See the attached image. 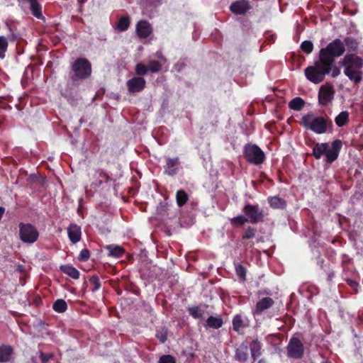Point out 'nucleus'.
Here are the masks:
<instances>
[{
  "label": "nucleus",
  "mask_w": 363,
  "mask_h": 363,
  "mask_svg": "<svg viewBox=\"0 0 363 363\" xmlns=\"http://www.w3.org/2000/svg\"><path fill=\"white\" fill-rule=\"evenodd\" d=\"M90 256L89 251L87 249H83L81 250L79 255V261H86L89 259Z\"/></svg>",
  "instance_id": "44"
},
{
  "label": "nucleus",
  "mask_w": 363,
  "mask_h": 363,
  "mask_svg": "<svg viewBox=\"0 0 363 363\" xmlns=\"http://www.w3.org/2000/svg\"><path fill=\"white\" fill-rule=\"evenodd\" d=\"M243 213L252 223H257L263 220V211L259 208L258 205L247 204L242 210Z\"/></svg>",
  "instance_id": "8"
},
{
  "label": "nucleus",
  "mask_w": 363,
  "mask_h": 363,
  "mask_svg": "<svg viewBox=\"0 0 363 363\" xmlns=\"http://www.w3.org/2000/svg\"><path fill=\"white\" fill-rule=\"evenodd\" d=\"M61 271L69 276L70 277L77 279L79 277V271L72 266L70 265H62L60 267Z\"/></svg>",
  "instance_id": "23"
},
{
  "label": "nucleus",
  "mask_w": 363,
  "mask_h": 363,
  "mask_svg": "<svg viewBox=\"0 0 363 363\" xmlns=\"http://www.w3.org/2000/svg\"><path fill=\"white\" fill-rule=\"evenodd\" d=\"M207 325L210 328L218 329L223 325V320L219 317L210 316L206 320Z\"/></svg>",
  "instance_id": "28"
},
{
  "label": "nucleus",
  "mask_w": 363,
  "mask_h": 363,
  "mask_svg": "<svg viewBox=\"0 0 363 363\" xmlns=\"http://www.w3.org/2000/svg\"><path fill=\"white\" fill-rule=\"evenodd\" d=\"M179 165V159L178 157L166 159V164L164 167V173L169 176L177 174Z\"/></svg>",
  "instance_id": "15"
},
{
  "label": "nucleus",
  "mask_w": 363,
  "mask_h": 363,
  "mask_svg": "<svg viewBox=\"0 0 363 363\" xmlns=\"http://www.w3.org/2000/svg\"><path fill=\"white\" fill-rule=\"evenodd\" d=\"M335 95V89L331 84L326 83L322 85L318 92V102L322 106L330 104Z\"/></svg>",
  "instance_id": "9"
},
{
  "label": "nucleus",
  "mask_w": 363,
  "mask_h": 363,
  "mask_svg": "<svg viewBox=\"0 0 363 363\" xmlns=\"http://www.w3.org/2000/svg\"><path fill=\"white\" fill-rule=\"evenodd\" d=\"M252 357L256 359L261 355L262 345L258 340H254L250 345Z\"/></svg>",
  "instance_id": "21"
},
{
  "label": "nucleus",
  "mask_w": 363,
  "mask_h": 363,
  "mask_svg": "<svg viewBox=\"0 0 363 363\" xmlns=\"http://www.w3.org/2000/svg\"><path fill=\"white\" fill-rule=\"evenodd\" d=\"M235 269L239 279L245 281L246 279V268L241 264L236 263L235 264Z\"/></svg>",
  "instance_id": "33"
},
{
  "label": "nucleus",
  "mask_w": 363,
  "mask_h": 363,
  "mask_svg": "<svg viewBox=\"0 0 363 363\" xmlns=\"http://www.w3.org/2000/svg\"><path fill=\"white\" fill-rule=\"evenodd\" d=\"M52 308L57 313H63L67 309V304L63 299H57L54 302Z\"/></svg>",
  "instance_id": "32"
},
{
  "label": "nucleus",
  "mask_w": 363,
  "mask_h": 363,
  "mask_svg": "<svg viewBox=\"0 0 363 363\" xmlns=\"http://www.w3.org/2000/svg\"><path fill=\"white\" fill-rule=\"evenodd\" d=\"M347 284L354 290H357V287L359 286L358 283L352 279H347Z\"/></svg>",
  "instance_id": "47"
},
{
  "label": "nucleus",
  "mask_w": 363,
  "mask_h": 363,
  "mask_svg": "<svg viewBox=\"0 0 363 363\" xmlns=\"http://www.w3.org/2000/svg\"><path fill=\"white\" fill-rule=\"evenodd\" d=\"M244 155L247 162L258 165L264 161V152L256 145H247L244 149Z\"/></svg>",
  "instance_id": "6"
},
{
  "label": "nucleus",
  "mask_w": 363,
  "mask_h": 363,
  "mask_svg": "<svg viewBox=\"0 0 363 363\" xmlns=\"http://www.w3.org/2000/svg\"><path fill=\"white\" fill-rule=\"evenodd\" d=\"M162 3V0H140L139 6L143 15L149 16Z\"/></svg>",
  "instance_id": "11"
},
{
  "label": "nucleus",
  "mask_w": 363,
  "mask_h": 363,
  "mask_svg": "<svg viewBox=\"0 0 363 363\" xmlns=\"http://www.w3.org/2000/svg\"><path fill=\"white\" fill-rule=\"evenodd\" d=\"M244 320L240 315H236L233 319V328L236 332H240L242 329L246 327Z\"/></svg>",
  "instance_id": "26"
},
{
  "label": "nucleus",
  "mask_w": 363,
  "mask_h": 363,
  "mask_svg": "<svg viewBox=\"0 0 363 363\" xmlns=\"http://www.w3.org/2000/svg\"><path fill=\"white\" fill-rule=\"evenodd\" d=\"M349 112L344 111L340 112L335 118V122L337 126L342 127L348 123L349 122Z\"/></svg>",
  "instance_id": "19"
},
{
  "label": "nucleus",
  "mask_w": 363,
  "mask_h": 363,
  "mask_svg": "<svg viewBox=\"0 0 363 363\" xmlns=\"http://www.w3.org/2000/svg\"><path fill=\"white\" fill-rule=\"evenodd\" d=\"M258 363H265V362H264V360L261 359V360H259V361L258 362Z\"/></svg>",
  "instance_id": "49"
},
{
  "label": "nucleus",
  "mask_w": 363,
  "mask_h": 363,
  "mask_svg": "<svg viewBox=\"0 0 363 363\" xmlns=\"http://www.w3.org/2000/svg\"><path fill=\"white\" fill-rule=\"evenodd\" d=\"M30 4L32 14L38 18L42 17L41 6L37 0H26Z\"/></svg>",
  "instance_id": "24"
},
{
  "label": "nucleus",
  "mask_w": 363,
  "mask_h": 363,
  "mask_svg": "<svg viewBox=\"0 0 363 363\" xmlns=\"http://www.w3.org/2000/svg\"><path fill=\"white\" fill-rule=\"evenodd\" d=\"M156 337L160 342L164 343L167 339V333L165 329L159 330L156 333Z\"/></svg>",
  "instance_id": "40"
},
{
  "label": "nucleus",
  "mask_w": 363,
  "mask_h": 363,
  "mask_svg": "<svg viewBox=\"0 0 363 363\" xmlns=\"http://www.w3.org/2000/svg\"><path fill=\"white\" fill-rule=\"evenodd\" d=\"M249 3L245 0L237 1L233 3L230 7V11L235 14H244L250 9Z\"/></svg>",
  "instance_id": "17"
},
{
  "label": "nucleus",
  "mask_w": 363,
  "mask_h": 363,
  "mask_svg": "<svg viewBox=\"0 0 363 363\" xmlns=\"http://www.w3.org/2000/svg\"><path fill=\"white\" fill-rule=\"evenodd\" d=\"M301 50L306 54H310L313 50V44L310 40H305L301 45Z\"/></svg>",
  "instance_id": "37"
},
{
  "label": "nucleus",
  "mask_w": 363,
  "mask_h": 363,
  "mask_svg": "<svg viewBox=\"0 0 363 363\" xmlns=\"http://www.w3.org/2000/svg\"><path fill=\"white\" fill-rule=\"evenodd\" d=\"M147 67L142 63H138L135 66V72L139 75H145L147 74Z\"/></svg>",
  "instance_id": "41"
},
{
  "label": "nucleus",
  "mask_w": 363,
  "mask_h": 363,
  "mask_svg": "<svg viewBox=\"0 0 363 363\" xmlns=\"http://www.w3.org/2000/svg\"><path fill=\"white\" fill-rule=\"evenodd\" d=\"M342 147V142L340 140H335L331 147L328 146V150L325 152V161L328 163H333L338 157L339 153Z\"/></svg>",
  "instance_id": "10"
},
{
  "label": "nucleus",
  "mask_w": 363,
  "mask_h": 363,
  "mask_svg": "<svg viewBox=\"0 0 363 363\" xmlns=\"http://www.w3.org/2000/svg\"><path fill=\"white\" fill-rule=\"evenodd\" d=\"M13 349L11 346H0V362H7L10 359Z\"/></svg>",
  "instance_id": "22"
},
{
  "label": "nucleus",
  "mask_w": 363,
  "mask_h": 363,
  "mask_svg": "<svg viewBox=\"0 0 363 363\" xmlns=\"http://www.w3.org/2000/svg\"><path fill=\"white\" fill-rule=\"evenodd\" d=\"M176 200L178 206L182 207L189 200V196L184 190H178L176 194Z\"/></svg>",
  "instance_id": "27"
},
{
  "label": "nucleus",
  "mask_w": 363,
  "mask_h": 363,
  "mask_svg": "<svg viewBox=\"0 0 363 363\" xmlns=\"http://www.w3.org/2000/svg\"><path fill=\"white\" fill-rule=\"evenodd\" d=\"M9 43L6 37L0 35V59L5 57V53L8 49Z\"/></svg>",
  "instance_id": "34"
},
{
  "label": "nucleus",
  "mask_w": 363,
  "mask_h": 363,
  "mask_svg": "<svg viewBox=\"0 0 363 363\" xmlns=\"http://www.w3.org/2000/svg\"><path fill=\"white\" fill-rule=\"evenodd\" d=\"M304 104H305V102L301 98L296 97V98H294V99H292L289 102V106L291 109H293L295 111H300L303 108V107L304 106Z\"/></svg>",
  "instance_id": "29"
},
{
  "label": "nucleus",
  "mask_w": 363,
  "mask_h": 363,
  "mask_svg": "<svg viewBox=\"0 0 363 363\" xmlns=\"http://www.w3.org/2000/svg\"><path fill=\"white\" fill-rule=\"evenodd\" d=\"M344 67V74L355 84H359L363 77V59L354 53L346 54L340 61Z\"/></svg>",
  "instance_id": "2"
},
{
  "label": "nucleus",
  "mask_w": 363,
  "mask_h": 363,
  "mask_svg": "<svg viewBox=\"0 0 363 363\" xmlns=\"http://www.w3.org/2000/svg\"><path fill=\"white\" fill-rule=\"evenodd\" d=\"M247 222H249L248 219L243 216H238L230 219V224L236 227L241 226Z\"/></svg>",
  "instance_id": "35"
},
{
  "label": "nucleus",
  "mask_w": 363,
  "mask_h": 363,
  "mask_svg": "<svg viewBox=\"0 0 363 363\" xmlns=\"http://www.w3.org/2000/svg\"><path fill=\"white\" fill-rule=\"evenodd\" d=\"M189 314L194 318L199 319L203 317L204 313L203 310H202L199 306H194L189 308Z\"/></svg>",
  "instance_id": "36"
},
{
  "label": "nucleus",
  "mask_w": 363,
  "mask_h": 363,
  "mask_svg": "<svg viewBox=\"0 0 363 363\" xmlns=\"http://www.w3.org/2000/svg\"><path fill=\"white\" fill-rule=\"evenodd\" d=\"M72 69L74 74L72 80L77 81L89 77L91 74V66L90 62L84 58H78L72 64Z\"/></svg>",
  "instance_id": "4"
},
{
  "label": "nucleus",
  "mask_w": 363,
  "mask_h": 363,
  "mask_svg": "<svg viewBox=\"0 0 363 363\" xmlns=\"http://www.w3.org/2000/svg\"><path fill=\"white\" fill-rule=\"evenodd\" d=\"M159 363H176V359L172 355L165 354L160 358Z\"/></svg>",
  "instance_id": "42"
},
{
  "label": "nucleus",
  "mask_w": 363,
  "mask_h": 363,
  "mask_svg": "<svg viewBox=\"0 0 363 363\" xmlns=\"http://www.w3.org/2000/svg\"><path fill=\"white\" fill-rule=\"evenodd\" d=\"M286 350L288 356L294 359H301L304 353V347L302 342L296 337L290 339Z\"/></svg>",
  "instance_id": "7"
},
{
  "label": "nucleus",
  "mask_w": 363,
  "mask_h": 363,
  "mask_svg": "<svg viewBox=\"0 0 363 363\" xmlns=\"http://www.w3.org/2000/svg\"><path fill=\"white\" fill-rule=\"evenodd\" d=\"M107 249L109 251V255L114 257H121L124 254V250L120 246L109 245Z\"/></svg>",
  "instance_id": "31"
},
{
  "label": "nucleus",
  "mask_w": 363,
  "mask_h": 363,
  "mask_svg": "<svg viewBox=\"0 0 363 363\" xmlns=\"http://www.w3.org/2000/svg\"><path fill=\"white\" fill-rule=\"evenodd\" d=\"M67 235L70 241L75 244L81 240V228L77 224L72 223L67 228Z\"/></svg>",
  "instance_id": "16"
},
{
  "label": "nucleus",
  "mask_w": 363,
  "mask_h": 363,
  "mask_svg": "<svg viewBox=\"0 0 363 363\" xmlns=\"http://www.w3.org/2000/svg\"><path fill=\"white\" fill-rule=\"evenodd\" d=\"M130 23V20L128 16H122L119 18L116 27L120 31H125L129 28Z\"/></svg>",
  "instance_id": "30"
},
{
  "label": "nucleus",
  "mask_w": 363,
  "mask_h": 363,
  "mask_svg": "<svg viewBox=\"0 0 363 363\" xmlns=\"http://www.w3.org/2000/svg\"><path fill=\"white\" fill-rule=\"evenodd\" d=\"M345 51V44L340 39H335L325 48H321L318 60L304 70L306 79L314 84L322 82L325 76L330 74L335 58L341 56Z\"/></svg>",
  "instance_id": "1"
},
{
  "label": "nucleus",
  "mask_w": 363,
  "mask_h": 363,
  "mask_svg": "<svg viewBox=\"0 0 363 363\" xmlns=\"http://www.w3.org/2000/svg\"><path fill=\"white\" fill-rule=\"evenodd\" d=\"M274 301L270 297H264L258 301L254 311V314L261 315L264 311L270 308L274 305Z\"/></svg>",
  "instance_id": "14"
},
{
  "label": "nucleus",
  "mask_w": 363,
  "mask_h": 363,
  "mask_svg": "<svg viewBox=\"0 0 363 363\" xmlns=\"http://www.w3.org/2000/svg\"><path fill=\"white\" fill-rule=\"evenodd\" d=\"M5 209L3 207H0V220L1 219L4 213Z\"/></svg>",
  "instance_id": "48"
},
{
  "label": "nucleus",
  "mask_w": 363,
  "mask_h": 363,
  "mask_svg": "<svg viewBox=\"0 0 363 363\" xmlns=\"http://www.w3.org/2000/svg\"><path fill=\"white\" fill-rule=\"evenodd\" d=\"M255 235V230L253 228L248 227L245 230V231L242 235V238L243 239H250V238H254Z\"/></svg>",
  "instance_id": "43"
},
{
  "label": "nucleus",
  "mask_w": 363,
  "mask_h": 363,
  "mask_svg": "<svg viewBox=\"0 0 363 363\" xmlns=\"http://www.w3.org/2000/svg\"><path fill=\"white\" fill-rule=\"evenodd\" d=\"M331 73V77L333 78H335L337 76L340 74V69L337 67H333V65H332L331 71L330 72Z\"/></svg>",
  "instance_id": "46"
},
{
  "label": "nucleus",
  "mask_w": 363,
  "mask_h": 363,
  "mask_svg": "<svg viewBox=\"0 0 363 363\" xmlns=\"http://www.w3.org/2000/svg\"><path fill=\"white\" fill-rule=\"evenodd\" d=\"M18 228L19 238L23 243L33 244L38 240L39 233L34 225L30 223H20Z\"/></svg>",
  "instance_id": "5"
},
{
  "label": "nucleus",
  "mask_w": 363,
  "mask_h": 363,
  "mask_svg": "<svg viewBox=\"0 0 363 363\" xmlns=\"http://www.w3.org/2000/svg\"><path fill=\"white\" fill-rule=\"evenodd\" d=\"M301 125L316 134L325 133L333 127V122L328 117L317 116L313 113H308L303 116L300 121Z\"/></svg>",
  "instance_id": "3"
},
{
  "label": "nucleus",
  "mask_w": 363,
  "mask_h": 363,
  "mask_svg": "<svg viewBox=\"0 0 363 363\" xmlns=\"http://www.w3.org/2000/svg\"><path fill=\"white\" fill-rule=\"evenodd\" d=\"M90 282H91V284L94 285L93 291L98 290L100 288V286H101V284H100L99 279V278L97 277H92L90 279Z\"/></svg>",
  "instance_id": "45"
},
{
  "label": "nucleus",
  "mask_w": 363,
  "mask_h": 363,
  "mask_svg": "<svg viewBox=\"0 0 363 363\" xmlns=\"http://www.w3.org/2000/svg\"><path fill=\"white\" fill-rule=\"evenodd\" d=\"M345 45H346L347 48L350 50H356L357 48L358 44L357 42L352 38L348 37L345 39Z\"/></svg>",
  "instance_id": "39"
},
{
  "label": "nucleus",
  "mask_w": 363,
  "mask_h": 363,
  "mask_svg": "<svg viewBox=\"0 0 363 363\" xmlns=\"http://www.w3.org/2000/svg\"><path fill=\"white\" fill-rule=\"evenodd\" d=\"M270 206L273 208H284L286 207V201L279 196H272L268 198Z\"/></svg>",
  "instance_id": "20"
},
{
  "label": "nucleus",
  "mask_w": 363,
  "mask_h": 363,
  "mask_svg": "<svg viewBox=\"0 0 363 363\" xmlns=\"http://www.w3.org/2000/svg\"><path fill=\"white\" fill-rule=\"evenodd\" d=\"M146 82L142 77H133L127 81L126 85L128 89L131 93L140 92L143 91L145 86Z\"/></svg>",
  "instance_id": "12"
},
{
  "label": "nucleus",
  "mask_w": 363,
  "mask_h": 363,
  "mask_svg": "<svg viewBox=\"0 0 363 363\" xmlns=\"http://www.w3.org/2000/svg\"><path fill=\"white\" fill-rule=\"evenodd\" d=\"M247 347L246 345H241L236 350L235 359L239 361L244 362L247 359Z\"/></svg>",
  "instance_id": "25"
},
{
  "label": "nucleus",
  "mask_w": 363,
  "mask_h": 363,
  "mask_svg": "<svg viewBox=\"0 0 363 363\" xmlns=\"http://www.w3.org/2000/svg\"><path fill=\"white\" fill-rule=\"evenodd\" d=\"M161 64L156 60L150 61L147 65V69L151 72H157L161 69Z\"/></svg>",
  "instance_id": "38"
},
{
  "label": "nucleus",
  "mask_w": 363,
  "mask_h": 363,
  "mask_svg": "<svg viewBox=\"0 0 363 363\" xmlns=\"http://www.w3.org/2000/svg\"><path fill=\"white\" fill-rule=\"evenodd\" d=\"M328 144L327 143H316L313 149V155L317 160H319L323 155H325L328 150Z\"/></svg>",
  "instance_id": "18"
},
{
  "label": "nucleus",
  "mask_w": 363,
  "mask_h": 363,
  "mask_svg": "<svg viewBox=\"0 0 363 363\" xmlns=\"http://www.w3.org/2000/svg\"><path fill=\"white\" fill-rule=\"evenodd\" d=\"M152 32L150 23L147 21H140L136 25V33L140 38H147Z\"/></svg>",
  "instance_id": "13"
}]
</instances>
